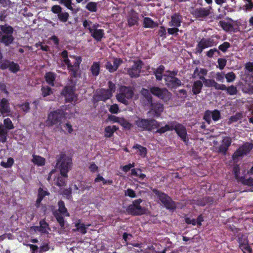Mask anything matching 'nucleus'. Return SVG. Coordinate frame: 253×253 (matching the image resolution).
<instances>
[{
  "label": "nucleus",
  "instance_id": "obj_38",
  "mask_svg": "<svg viewBox=\"0 0 253 253\" xmlns=\"http://www.w3.org/2000/svg\"><path fill=\"white\" fill-rule=\"evenodd\" d=\"M61 56L63 59V62L67 65V69L69 71L71 67V63L68 58V53L66 50H63L61 53Z\"/></svg>",
  "mask_w": 253,
  "mask_h": 253
},
{
  "label": "nucleus",
  "instance_id": "obj_20",
  "mask_svg": "<svg viewBox=\"0 0 253 253\" xmlns=\"http://www.w3.org/2000/svg\"><path fill=\"white\" fill-rule=\"evenodd\" d=\"M138 21V13L134 9H131L128 13L127 18L128 26L130 27L134 25H137Z\"/></svg>",
  "mask_w": 253,
  "mask_h": 253
},
{
  "label": "nucleus",
  "instance_id": "obj_58",
  "mask_svg": "<svg viewBox=\"0 0 253 253\" xmlns=\"http://www.w3.org/2000/svg\"><path fill=\"white\" fill-rule=\"evenodd\" d=\"M49 195V193L47 191L43 190L42 188H39L38 192V198L43 200L45 196Z\"/></svg>",
  "mask_w": 253,
  "mask_h": 253
},
{
  "label": "nucleus",
  "instance_id": "obj_11",
  "mask_svg": "<svg viewBox=\"0 0 253 253\" xmlns=\"http://www.w3.org/2000/svg\"><path fill=\"white\" fill-rule=\"evenodd\" d=\"M253 149V144L251 143H246L240 147L233 154L232 159L233 160L238 159L239 157L247 155Z\"/></svg>",
  "mask_w": 253,
  "mask_h": 253
},
{
  "label": "nucleus",
  "instance_id": "obj_10",
  "mask_svg": "<svg viewBox=\"0 0 253 253\" xmlns=\"http://www.w3.org/2000/svg\"><path fill=\"white\" fill-rule=\"evenodd\" d=\"M143 63L141 60L133 61V65L127 69V74L131 78H136L139 77Z\"/></svg>",
  "mask_w": 253,
  "mask_h": 253
},
{
  "label": "nucleus",
  "instance_id": "obj_4",
  "mask_svg": "<svg viewBox=\"0 0 253 253\" xmlns=\"http://www.w3.org/2000/svg\"><path fill=\"white\" fill-rule=\"evenodd\" d=\"M152 192L166 209L172 211L176 209V203L168 194L157 189H153Z\"/></svg>",
  "mask_w": 253,
  "mask_h": 253
},
{
  "label": "nucleus",
  "instance_id": "obj_48",
  "mask_svg": "<svg viewBox=\"0 0 253 253\" xmlns=\"http://www.w3.org/2000/svg\"><path fill=\"white\" fill-rule=\"evenodd\" d=\"M58 19L60 21L65 23L66 22L69 17V14L67 12H63L61 11L58 15Z\"/></svg>",
  "mask_w": 253,
  "mask_h": 253
},
{
  "label": "nucleus",
  "instance_id": "obj_37",
  "mask_svg": "<svg viewBox=\"0 0 253 253\" xmlns=\"http://www.w3.org/2000/svg\"><path fill=\"white\" fill-rule=\"evenodd\" d=\"M100 70L99 62H93L90 69V71L92 76L94 77H97L100 73Z\"/></svg>",
  "mask_w": 253,
  "mask_h": 253
},
{
  "label": "nucleus",
  "instance_id": "obj_46",
  "mask_svg": "<svg viewBox=\"0 0 253 253\" xmlns=\"http://www.w3.org/2000/svg\"><path fill=\"white\" fill-rule=\"evenodd\" d=\"M85 8L91 12H96L97 10V3L95 2H89L86 5Z\"/></svg>",
  "mask_w": 253,
  "mask_h": 253
},
{
  "label": "nucleus",
  "instance_id": "obj_5",
  "mask_svg": "<svg viewBox=\"0 0 253 253\" xmlns=\"http://www.w3.org/2000/svg\"><path fill=\"white\" fill-rule=\"evenodd\" d=\"M57 165L59 166L60 174L66 176L72 168V159L65 153H61L57 160Z\"/></svg>",
  "mask_w": 253,
  "mask_h": 253
},
{
  "label": "nucleus",
  "instance_id": "obj_28",
  "mask_svg": "<svg viewBox=\"0 0 253 253\" xmlns=\"http://www.w3.org/2000/svg\"><path fill=\"white\" fill-rule=\"evenodd\" d=\"M203 86V83L201 81L198 80L195 81L193 83L192 91L194 95H197L201 92Z\"/></svg>",
  "mask_w": 253,
  "mask_h": 253
},
{
  "label": "nucleus",
  "instance_id": "obj_14",
  "mask_svg": "<svg viewBox=\"0 0 253 253\" xmlns=\"http://www.w3.org/2000/svg\"><path fill=\"white\" fill-rule=\"evenodd\" d=\"M215 42L211 38H203L198 43L196 47V54H201L203 50L206 48L211 47L214 45Z\"/></svg>",
  "mask_w": 253,
  "mask_h": 253
},
{
  "label": "nucleus",
  "instance_id": "obj_34",
  "mask_svg": "<svg viewBox=\"0 0 253 253\" xmlns=\"http://www.w3.org/2000/svg\"><path fill=\"white\" fill-rule=\"evenodd\" d=\"M213 202V198L209 196H206L197 200L198 205L201 206H205L208 204H212Z\"/></svg>",
  "mask_w": 253,
  "mask_h": 253
},
{
  "label": "nucleus",
  "instance_id": "obj_42",
  "mask_svg": "<svg viewBox=\"0 0 253 253\" xmlns=\"http://www.w3.org/2000/svg\"><path fill=\"white\" fill-rule=\"evenodd\" d=\"M245 4L243 6V10L246 12H250L253 10V1L252 0H244Z\"/></svg>",
  "mask_w": 253,
  "mask_h": 253
},
{
  "label": "nucleus",
  "instance_id": "obj_23",
  "mask_svg": "<svg viewBox=\"0 0 253 253\" xmlns=\"http://www.w3.org/2000/svg\"><path fill=\"white\" fill-rule=\"evenodd\" d=\"M0 112L6 116H8L10 112L9 102L6 98H3L0 100Z\"/></svg>",
  "mask_w": 253,
  "mask_h": 253
},
{
  "label": "nucleus",
  "instance_id": "obj_17",
  "mask_svg": "<svg viewBox=\"0 0 253 253\" xmlns=\"http://www.w3.org/2000/svg\"><path fill=\"white\" fill-rule=\"evenodd\" d=\"M112 96V95L108 90L102 88L94 95L93 100L94 103L98 102L100 101H106Z\"/></svg>",
  "mask_w": 253,
  "mask_h": 253
},
{
  "label": "nucleus",
  "instance_id": "obj_3",
  "mask_svg": "<svg viewBox=\"0 0 253 253\" xmlns=\"http://www.w3.org/2000/svg\"><path fill=\"white\" fill-rule=\"evenodd\" d=\"M161 124L154 119H148L138 117L135 121V125L140 131H151L160 127Z\"/></svg>",
  "mask_w": 253,
  "mask_h": 253
},
{
  "label": "nucleus",
  "instance_id": "obj_29",
  "mask_svg": "<svg viewBox=\"0 0 253 253\" xmlns=\"http://www.w3.org/2000/svg\"><path fill=\"white\" fill-rule=\"evenodd\" d=\"M119 129L116 126H108L105 127L104 136L106 138H110L113 135L114 133Z\"/></svg>",
  "mask_w": 253,
  "mask_h": 253
},
{
  "label": "nucleus",
  "instance_id": "obj_33",
  "mask_svg": "<svg viewBox=\"0 0 253 253\" xmlns=\"http://www.w3.org/2000/svg\"><path fill=\"white\" fill-rule=\"evenodd\" d=\"M48 226L49 225L44 220H42L40 221V226H34V228L35 230L42 233H44L46 232V229L48 228Z\"/></svg>",
  "mask_w": 253,
  "mask_h": 253
},
{
  "label": "nucleus",
  "instance_id": "obj_52",
  "mask_svg": "<svg viewBox=\"0 0 253 253\" xmlns=\"http://www.w3.org/2000/svg\"><path fill=\"white\" fill-rule=\"evenodd\" d=\"M3 124L4 128L7 130H10L14 127L11 120L9 118L5 119L3 121Z\"/></svg>",
  "mask_w": 253,
  "mask_h": 253
},
{
  "label": "nucleus",
  "instance_id": "obj_9",
  "mask_svg": "<svg viewBox=\"0 0 253 253\" xmlns=\"http://www.w3.org/2000/svg\"><path fill=\"white\" fill-rule=\"evenodd\" d=\"M150 91L153 95L164 101H169L171 97V93L165 87L152 86L150 88Z\"/></svg>",
  "mask_w": 253,
  "mask_h": 253
},
{
  "label": "nucleus",
  "instance_id": "obj_2",
  "mask_svg": "<svg viewBox=\"0 0 253 253\" xmlns=\"http://www.w3.org/2000/svg\"><path fill=\"white\" fill-rule=\"evenodd\" d=\"M0 42L5 46L13 43L15 39L13 36V28L7 24L0 25Z\"/></svg>",
  "mask_w": 253,
  "mask_h": 253
},
{
  "label": "nucleus",
  "instance_id": "obj_32",
  "mask_svg": "<svg viewBox=\"0 0 253 253\" xmlns=\"http://www.w3.org/2000/svg\"><path fill=\"white\" fill-rule=\"evenodd\" d=\"M67 179H68V174H67V176H66L60 174V176H58L57 177L56 184L59 187H64L67 184Z\"/></svg>",
  "mask_w": 253,
  "mask_h": 253
},
{
  "label": "nucleus",
  "instance_id": "obj_51",
  "mask_svg": "<svg viewBox=\"0 0 253 253\" xmlns=\"http://www.w3.org/2000/svg\"><path fill=\"white\" fill-rule=\"evenodd\" d=\"M17 106L25 113L29 112L30 109V104L28 102H25L22 104H18Z\"/></svg>",
  "mask_w": 253,
  "mask_h": 253
},
{
  "label": "nucleus",
  "instance_id": "obj_43",
  "mask_svg": "<svg viewBox=\"0 0 253 253\" xmlns=\"http://www.w3.org/2000/svg\"><path fill=\"white\" fill-rule=\"evenodd\" d=\"M243 114L242 113L238 112L235 114V115L231 116L228 120V124L229 125L232 124L234 122H237L239 120L242 119L243 118Z\"/></svg>",
  "mask_w": 253,
  "mask_h": 253
},
{
  "label": "nucleus",
  "instance_id": "obj_8",
  "mask_svg": "<svg viewBox=\"0 0 253 253\" xmlns=\"http://www.w3.org/2000/svg\"><path fill=\"white\" fill-rule=\"evenodd\" d=\"M142 202L141 199H136L133 201L132 204L130 205L127 208V211L132 215H141L146 213V209L140 206Z\"/></svg>",
  "mask_w": 253,
  "mask_h": 253
},
{
  "label": "nucleus",
  "instance_id": "obj_44",
  "mask_svg": "<svg viewBox=\"0 0 253 253\" xmlns=\"http://www.w3.org/2000/svg\"><path fill=\"white\" fill-rule=\"evenodd\" d=\"M238 241L239 244L240 248H241V246H246L249 244L247 237L242 234L239 235Z\"/></svg>",
  "mask_w": 253,
  "mask_h": 253
},
{
  "label": "nucleus",
  "instance_id": "obj_22",
  "mask_svg": "<svg viewBox=\"0 0 253 253\" xmlns=\"http://www.w3.org/2000/svg\"><path fill=\"white\" fill-rule=\"evenodd\" d=\"M182 16L178 13H175L171 16V20L168 25L170 27H179L182 21Z\"/></svg>",
  "mask_w": 253,
  "mask_h": 253
},
{
  "label": "nucleus",
  "instance_id": "obj_13",
  "mask_svg": "<svg viewBox=\"0 0 253 253\" xmlns=\"http://www.w3.org/2000/svg\"><path fill=\"white\" fill-rule=\"evenodd\" d=\"M211 9L212 7L211 6L207 7H200L193 9L191 13L196 19L201 20L210 15Z\"/></svg>",
  "mask_w": 253,
  "mask_h": 253
},
{
  "label": "nucleus",
  "instance_id": "obj_7",
  "mask_svg": "<svg viewBox=\"0 0 253 253\" xmlns=\"http://www.w3.org/2000/svg\"><path fill=\"white\" fill-rule=\"evenodd\" d=\"M76 83L72 79H70L67 85L62 89L61 94L65 97L66 102L72 103L76 100L75 95Z\"/></svg>",
  "mask_w": 253,
  "mask_h": 253
},
{
  "label": "nucleus",
  "instance_id": "obj_12",
  "mask_svg": "<svg viewBox=\"0 0 253 253\" xmlns=\"http://www.w3.org/2000/svg\"><path fill=\"white\" fill-rule=\"evenodd\" d=\"M173 130H174L178 136L185 143H187L188 139L187 137V133L185 126L176 122H171Z\"/></svg>",
  "mask_w": 253,
  "mask_h": 253
},
{
  "label": "nucleus",
  "instance_id": "obj_60",
  "mask_svg": "<svg viewBox=\"0 0 253 253\" xmlns=\"http://www.w3.org/2000/svg\"><path fill=\"white\" fill-rule=\"evenodd\" d=\"M219 25L225 31L229 30L232 27V25L230 23L226 22L224 21H220L219 22Z\"/></svg>",
  "mask_w": 253,
  "mask_h": 253
},
{
  "label": "nucleus",
  "instance_id": "obj_61",
  "mask_svg": "<svg viewBox=\"0 0 253 253\" xmlns=\"http://www.w3.org/2000/svg\"><path fill=\"white\" fill-rule=\"evenodd\" d=\"M233 171L235 175V178L238 180L240 178V168L239 165H235L233 168Z\"/></svg>",
  "mask_w": 253,
  "mask_h": 253
},
{
  "label": "nucleus",
  "instance_id": "obj_41",
  "mask_svg": "<svg viewBox=\"0 0 253 253\" xmlns=\"http://www.w3.org/2000/svg\"><path fill=\"white\" fill-rule=\"evenodd\" d=\"M157 129V130L155 132L156 133H164L167 131L173 130L172 124L171 123L170 125H166L164 126L159 127Z\"/></svg>",
  "mask_w": 253,
  "mask_h": 253
},
{
  "label": "nucleus",
  "instance_id": "obj_16",
  "mask_svg": "<svg viewBox=\"0 0 253 253\" xmlns=\"http://www.w3.org/2000/svg\"><path fill=\"white\" fill-rule=\"evenodd\" d=\"M148 106L150 109L148 114L153 117L159 118L164 111L163 104L158 102H152V104H150Z\"/></svg>",
  "mask_w": 253,
  "mask_h": 253
},
{
  "label": "nucleus",
  "instance_id": "obj_53",
  "mask_svg": "<svg viewBox=\"0 0 253 253\" xmlns=\"http://www.w3.org/2000/svg\"><path fill=\"white\" fill-rule=\"evenodd\" d=\"M41 91L43 97H46L52 93L51 88L48 86H42L41 88Z\"/></svg>",
  "mask_w": 253,
  "mask_h": 253
},
{
  "label": "nucleus",
  "instance_id": "obj_18",
  "mask_svg": "<svg viewBox=\"0 0 253 253\" xmlns=\"http://www.w3.org/2000/svg\"><path fill=\"white\" fill-rule=\"evenodd\" d=\"M98 25L93 24L92 27H89L88 30L91 34V36L96 41H101L104 36V31L103 29H97Z\"/></svg>",
  "mask_w": 253,
  "mask_h": 253
},
{
  "label": "nucleus",
  "instance_id": "obj_63",
  "mask_svg": "<svg viewBox=\"0 0 253 253\" xmlns=\"http://www.w3.org/2000/svg\"><path fill=\"white\" fill-rule=\"evenodd\" d=\"M217 63L219 69L223 70L226 65L227 60L225 58H218L217 59Z\"/></svg>",
  "mask_w": 253,
  "mask_h": 253
},
{
  "label": "nucleus",
  "instance_id": "obj_24",
  "mask_svg": "<svg viewBox=\"0 0 253 253\" xmlns=\"http://www.w3.org/2000/svg\"><path fill=\"white\" fill-rule=\"evenodd\" d=\"M82 61L81 57L78 56L76 57V61L73 65L71 64V67L69 72H71V75L72 77L76 78L77 77L78 72L80 68V64Z\"/></svg>",
  "mask_w": 253,
  "mask_h": 253
},
{
  "label": "nucleus",
  "instance_id": "obj_54",
  "mask_svg": "<svg viewBox=\"0 0 253 253\" xmlns=\"http://www.w3.org/2000/svg\"><path fill=\"white\" fill-rule=\"evenodd\" d=\"M231 46L230 43L228 42H225L221 44L218 46V50H220L222 52H226L228 49Z\"/></svg>",
  "mask_w": 253,
  "mask_h": 253
},
{
  "label": "nucleus",
  "instance_id": "obj_30",
  "mask_svg": "<svg viewBox=\"0 0 253 253\" xmlns=\"http://www.w3.org/2000/svg\"><path fill=\"white\" fill-rule=\"evenodd\" d=\"M132 148L134 149H137V153L142 157L144 158L146 156L147 149L146 147L142 146L140 144H136L132 147Z\"/></svg>",
  "mask_w": 253,
  "mask_h": 253
},
{
  "label": "nucleus",
  "instance_id": "obj_36",
  "mask_svg": "<svg viewBox=\"0 0 253 253\" xmlns=\"http://www.w3.org/2000/svg\"><path fill=\"white\" fill-rule=\"evenodd\" d=\"M8 136V130L2 125L0 126V142L4 143L6 142Z\"/></svg>",
  "mask_w": 253,
  "mask_h": 253
},
{
  "label": "nucleus",
  "instance_id": "obj_39",
  "mask_svg": "<svg viewBox=\"0 0 253 253\" xmlns=\"http://www.w3.org/2000/svg\"><path fill=\"white\" fill-rule=\"evenodd\" d=\"M32 162L39 166H43L45 165V160L40 156H33Z\"/></svg>",
  "mask_w": 253,
  "mask_h": 253
},
{
  "label": "nucleus",
  "instance_id": "obj_49",
  "mask_svg": "<svg viewBox=\"0 0 253 253\" xmlns=\"http://www.w3.org/2000/svg\"><path fill=\"white\" fill-rule=\"evenodd\" d=\"M100 181H102L103 185L111 184L113 183V181L112 180H106L103 176L98 174L94 179V182H99Z\"/></svg>",
  "mask_w": 253,
  "mask_h": 253
},
{
  "label": "nucleus",
  "instance_id": "obj_64",
  "mask_svg": "<svg viewBox=\"0 0 253 253\" xmlns=\"http://www.w3.org/2000/svg\"><path fill=\"white\" fill-rule=\"evenodd\" d=\"M158 35L160 37H162L163 39L166 38L167 32L164 26H161L158 30Z\"/></svg>",
  "mask_w": 253,
  "mask_h": 253
},
{
  "label": "nucleus",
  "instance_id": "obj_19",
  "mask_svg": "<svg viewBox=\"0 0 253 253\" xmlns=\"http://www.w3.org/2000/svg\"><path fill=\"white\" fill-rule=\"evenodd\" d=\"M232 143V139L229 136L223 137L222 140L221 142V144L218 148L217 152L221 153L223 155H225L229 147L231 146Z\"/></svg>",
  "mask_w": 253,
  "mask_h": 253
},
{
  "label": "nucleus",
  "instance_id": "obj_1",
  "mask_svg": "<svg viewBox=\"0 0 253 253\" xmlns=\"http://www.w3.org/2000/svg\"><path fill=\"white\" fill-rule=\"evenodd\" d=\"M66 119V114L64 110L57 109L50 112L47 116L46 124L47 126H57V128L62 129L63 121Z\"/></svg>",
  "mask_w": 253,
  "mask_h": 253
},
{
  "label": "nucleus",
  "instance_id": "obj_57",
  "mask_svg": "<svg viewBox=\"0 0 253 253\" xmlns=\"http://www.w3.org/2000/svg\"><path fill=\"white\" fill-rule=\"evenodd\" d=\"M225 90L227 91V93L230 95H236L238 92L237 87L233 85H230L228 87L226 86Z\"/></svg>",
  "mask_w": 253,
  "mask_h": 253
},
{
  "label": "nucleus",
  "instance_id": "obj_55",
  "mask_svg": "<svg viewBox=\"0 0 253 253\" xmlns=\"http://www.w3.org/2000/svg\"><path fill=\"white\" fill-rule=\"evenodd\" d=\"M8 69L11 72L15 73L19 71L20 68L18 64L14 63L13 61H11Z\"/></svg>",
  "mask_w": 253,
  "mask_h": 253
},
{
  "label": "nucleus",
  "instance_id": "obj_40",
  "mask_svg": "<svg viewBox=\"0 0 253 253\" xmlns=\"http://www.w3.org/2000/svg\"><path fill=\"white\" fill-rule=\"evenodd\" d=\"M76 229H74V231H79L82 234H85L86 233L87 227L84 223H81L80 220L75 223Z\"/></svg>",
  "mask_w": 253,
  "mask_h": 253
},
{
  "label": "nucleus",
  "instance_id": "obj_21",
  "mask_svg": "<svg viewBox=\"0 0 253 253\" xmlns=\"http://www.w3.org/2000/svg\"><path fill=\"white\" fill-rule=\"evenodd\" d=\"M166 85L169 88L176 89L177 87L181 86L182 84L181 81L176 77L170 76L164 78Z\"/></svg>",
  "mask_w": 253,
  "mask_h": 253
},
{
  "label": "nucleus",
  "instance_id": "obj_59",
  "mask_svg": "<svg viewBox=\"0 0 253 253\" xmlns=\"http://www.w3.org/2000/svg\"><path fill=\"white\" fill-rule=\"evenodd\" d=\"M59 3L61 4L64 5L68 9L72 11L74 10L73 7L72 6V0H61L59 1Z\"/></svg>",
  "mask_w": 253,
  "mask_h": 253
},
{
  "label": "nucleus",
  "instance_id": "obj_47",
  "mask_svg": "<svg viewBox=\"0 0 253 253\" xmlns=\"http://www.w3.org/2000/svg\"><path fill=\"white\" fill-rule=\"evenodd\" d=\"M54 215L57 220V221L59 223L60 227L62 228H64L65 227V220L63 217L60 213L57 212H54Z\"/></svg>",
  "mask_w": 253,
  "mask_h": 253
},
{
  "label": "nucleus",
  "instance_id": "obj_62",
  "mask_svg": "<svg viewBox=\"0 0 253 253\" xmlns=\"http://www.w3.org/2000/svg\"><path fill=\"white\" fill-rule=\"evenodd\" d=\"M225 77L227 80V82L230 83L233 82L235 80L236 78V75L234 72H231L226 74Z\"/></svg>",
  "mask_w": 253,
  "mask_h": 253
},
{
  "label": "nucleus",
  "instance_id": "obj_6",
  "mask_svg": "<svg viewBox=\"0 0 253 253\" xmlns=\"http://www.w3.org/2000/svg\"><path fill=\"white\" fill-rule=\"evenodd\" d=\"M134 94L132 87L121 85L119 88V92L116 95V99L119 102L127 105L128 100L133 98Z\"/></svg>",
  "mask_w": 253,
  "mask_h": 253
},
{
  "label": "nucleus",
  "instance_id": "obj_45",
  "mask_svg": "<svg viewBox=\"0 0 253 253\" xmlns=\"http://www.w3.org/2000/svg\"><path fill=\"white\" fill-rule=\"evenodd\" d=\"M119 124L127 130L130 129L132 127V125L124 118H121Z\"/></svg>",
  "mask_w": 253,
  "mask_h": 253
},
{
  "label": "nucleus",
  "instance_id": "obj_56",
  "mask_svg": "<svg viewBox=\"0 0 253 253\" xmlns=\"http://www.w3.org/2000/svg\"><path fill=\"white\" fill-rule=\"evenodd\" d=\"M14 163V160L12 158H9L7 159V162L3 161L0 163V165L5 168H9L12 167Z\"/></svg>",
  "mask_w": 253,
  "mask_h": 253
},
{
  "label": "nucleus",
  "instance_id": "obj_27",
  "mask_svg": "<svg viewBox=\"0 0 253 253\" xmlns=\"http://www.w3.org/2000/svg\"><path fill=\"white\" fill-rule=\"evenodd\" d=\"M158 23L154 22L150 17H145L143 20V27L145 28H154L158 27Z\"/></svg>",
  "mask_w": 253,
  "mask_h": 253
},
{
  "label": "nucleus",
  "instance_id": "obj_26",
  "mask_svg": "<svg viewBox=\"0 0 253 253\" xmlns=\"http://www.w3.org/2000/svg\"><path fill=\"white\" fill-rule=\"evenodd\" d=\"M56 77V75L55 73L52 72H48L45 73L44 78L47 84L52 86H54Z\"/></svg>",
  "mask_w": 253,
  "mask_h": 253
},
{
  "label": "nucleus",
  "instance_id": "obj_25",
  "mask_svg": "<svg viewBox=\"0 0 253 253\" xmlns=\"http://www.w3.org/2000/svg\"><path fill=\"white\" fill-rule=\"evenodd\" d=\"M141 94L144 97V103L145 105L148 106L152 104L153 102V97L151 95V92L147 89L143 88L141 90Z\"/></svg>",
  "mask_w": 253,
  "mask_h": 253
},
{
  "label": "nucleus",
  "instance_id": "obj_15",
  "mask_svg": "<svg viewBox=\"0 0 253 253\" xmlns=\"http://www.w3.org/2000/svg\"><path fill=\"white\" fill-rule=\"evenodd\" d=\"M221 118L220 112L217 109L213 111L206 110L204 113L203 119L210 125L211 122V118L214 122H217Z\"/></svg>",
  "mask_w": 253,
  "mask_h": 253
},
{
  "label": "nucleus",
  "instance_id": "obj_31",
  "mask_svg": "<svg viewBox=\"0 0 253 253\" xmlns=\"http://www.w3.org/2000/svg\"><path fill=\"white\" fill-rule=\"evenodd\" d=\"M165 67L164 65H160L154 72V74L156 77L157 80L160 81L163 79V74L164 72Z\"/></svg>",
  "mask_w": 253,
  "mask_h": 253
},
{
  "label": "nucleus",
  "instance_id": "obj_50",
  "mask_svg": "<svg viewBox=\"0 0 253 253\" xmlns=\"http://www.w3.org/2000/svg\"><path fill=\"white\" fill-rule=\"evenodd\" d=\"M208 73V71L207 69L204 68L200 69V71H199V69L198 67H196L194 71V73L193 75V78L196 77V75L197 76H200L201 74L203 76H206Z\"/></svg>",
  "mask_w": 253,
  "mask_h": 253
},
{
  "label": "nucleus",
  "instance_id": "obj_35",
  "mask_svg": "<svg viewBox=\"0 0 253 253\" xmlns=\"http://www.w3.org/2000/svg\"><path fill=\"white\" fill-rule=\"evenodd\" d=\"M58 211L59 212L64 215L66 216H69L70 214L68 212L67 208L65 207V203L64 202L60 200L59 201L58 203Z\"/></svg>",
  "mask_w": 253,
  "mask_h": 253
}]
</instances>
